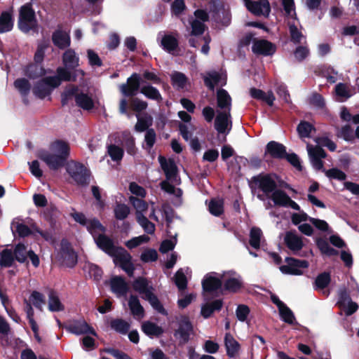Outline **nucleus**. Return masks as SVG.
<instances>
[{"mask_svg": "<svg viewBox=\"0 0 359 359\" xmlns=\"http://www.w3.org/2000/svg\"><path fill=\"white\" fill-rule=\"evenodd\" d=\"M50 149L55 154L46 150L39 151L38 157L52 170H57L65 166L70 154V147L67 142L57 140L52 142Z\"/></svg>", "mask_w": 359, "mask_h": 359, "instance_id": "obj_1", "label": "nucleus"}, {"mask_svg": "<svg viewBox=\"0 0 359 359\" xmlns=\"http://www.w3.org/2000/svg\"><path fill=\"white\" fill-rule=\"evenodd\" d=\"M87 230L93 237L97 247L109 256L114 257L123 248L116 245L114 240L104 233L107 229L97 219L90 221Z\"/></svg>", "mask_w": 359, "mask_h": 359, "instance_id": "obj_2", "label": "nucleus"}, {"mask_svg": "<svg viewBox=\"0 0 359 359\" xmlns=\"http://www.w3.org/2000/svg\"><path fill=\"white\" fill-rule=\"evenodd\" d=\"M18 27L25 34H28L31 31L34 33L39 32L38 20L31 3H27L20 8Z\"/></svg>", "mask_w": 359, "mask_h": 359, "instance_id": "obj_3", "label": "nucleus"}, {"mask_svg": "<svg viewBox=\"0 0 359 359\" xmlns=\"http://www.w3.org/2000/svg\"><path fill=\"white\" fill-rule=\"evenodd\" d=\"M67 172L76 184L81 187L89 184L91 172L83 163L71 161L67 166Z\"/></svg>", "mask_w": 359, "mask_h": 359, "instance_id": "obj_4", "label": "nucleus"}, {"mask_svg": "<svg viewBox=\"0 0 359 359\" xmlns=\"http://www.w3.org/2000/svg\"><path fill=\"white\" fill-rule=\"evenodd\" d=\"M56 258L63 266L68 268H74L78 262V256L70 242L62 238L60 242V250L57 253Z\"/></svg>", "mask_w": 359, "mask_h": 359, "instance_id": "obj_5", "label": "nucleus"}, {"mask_svg": "<svg viewBox=\"0 0 359 359\" xmlns=\"http://www.w3.org/2000/svg\"><path fill=\"white\" fill-rule=\"evenodd\" d=\"M276 178H278V175L276 173L262 172L253 176L250 183L256 185L266 196H269L277 189Z\"/></svg>", "mask_w": 359, "mask_h": 359, "instance_id": "obj_6", "label": "nucleus"}, {"mask_svg": "<svg viewBox=\"0 0 359 359\" xmlns=\"http://www.w3.org/2000/svg\"><path fill=\"white\" fill-rule=\"evenodd\" d=\"M58 87V83H56V78L46 76L38 81L32 88L34 95L40 98L44 99L50 95L53 90Z\"/></svg>", "mask_w": 359, "mask_h": 359, "instance_id": "obj_7", "label": "nucleus"}, {"mask_svg": "<svg viewBox=\"0 0 359 359\" xmlns=\"http://www.w3.org/2000/svg\"><path fill=\"white\" fill-rule=\"evenodd\" d=\"M64 328L67 332L76 335L90 334L93 336H97L94 328L88 324L83 318L68 320L65 323Z\"/></svg>", "mask_w": 359, "mask_h": 359, "instance_id": "obj_8", "label": "nucleus"}, {"mask_svg": "<svg viewBox=\"0 0 359 359\" xmlns=\"http://www.w3.org/2000/svg\"><path fill=\"white\" fill-rule=\"evenodd\" d=\"M193 325L187 316H182L178 323V327L174 331V337L179 340V345L187 344L193 332Z\"/></svg>", "mask_w": 359, "mask_h": 359, "instance_id": "obj_9", "label": "nucleus"}, {"mask_svg": "<svg viewBox=\"0 0 359 359\" xmlns=\"http://www.w3.org/2000/svg\"><path fill=\"white\" fill-rule=\"evenodd\" d=\"M286 265L280 266V271L284 274L299 276L303 273L302 269L309 267V262L304 259H298L294 257H287L285 259Z\"/></svg>", "mask_w": 359, "mask_h": 359, "instance_id": "obj_10", "label": "nucleus"}, {"mask_svg": "<svg viewBox=\"0 0 359 359\" xmlns=\"http://www.w3.org/2000/svg\"><path fill=\"white\" fill-rule=\"evenodd\" d=\"M142 81L140 76L137 73H133L127 79L126 83L120 86V91L125 97H135L140 91Z\"/></svg>", "mask_w": 359, "mask_h": 359, "instance_id": "obj_11", "label": "nucleus"}, {"mask_svg": "<svg viewBox=\"0 0 359 359\" xmlns=\"http://www.w3.org/2000/svg\"><path fill=\"white\" fill-rule=\"evenodd\" d=\"M113 259L114 264L118 265L128 276H133L135 268L132 262V256L125 248L121 249Z\"/></svg>", "mask_w": 359, "mask_h": 359, "instance_id": "obj_12", "label": "nucleus"}, {"mask_svg": "<svg viewBox=\"0 0 359 359\" xmlns=\"http://www.w3.org/2000/svg\"><path fill=\"white\" fill-rule=\"evenodd\" d=\"M247 9L256 16L268 17L271 13V5L266 0H244Z\"/></svg>", "mask_w": 359, "mask_h": 359, "instance_id": "obj_13", "label": "nucleus"}, {"mask_svg": "<svg viewBox=\"0 0 359 359\" xmlns=\"http://www.w3.org/2000/svg\"><path fill=\"white\" fill-rule=\"evenodd\" d=\"M252 50L256 55L271 56L276 53V46L266 39H254Z\"/></svg>", "mask_w": 359, "mask_h": 359, "instance_id": "obj_14", "label": "nucleus"}, {"mask_svg": "<svg viewBox=\"0 0 359 359\" xmlns=\"http://www.w3.org/2000/svg\"><path fill=\"white\" fill-rule=\"evenodd\" d=\"M110 287L118 297H125L129 291V287L125 278L120 276H113L110 279Z\"/></svg>", "mask_w": 359, "mask_h": 359, "instance_id": "obj_15", "label": "nucleus"}, {"mask_svg": "<svg viewBox=\"0 0 359 359\" xmlns=\"http://www.w3.org/2000/svg\"><path fill=\"white\" fill-rule=\"evenodd\" d=\"M158 161L162 170L165 173L166 180H174L178 173V168L175 161L172 158H169L167 160L165 157L160 155L158 156Z\"/></svg>", "mask_w": 359, "mask_h": 359, "instance_id": "obj_16", "label": "nucleus"}, {"mask_svg": "<svg viewBox=\"0 0 359 359\" xmlns=\"http://www.w3.org/2000/svg\"><path fill=\"white\" fill-rule=\"evenodd\" d=\"M51 39L54 46L60 50L67 48L71 45V38L69 34L67 32L62 30L60 28L53 32Z\"/></svg>", "mask_w": 359, "mask_h": 359, "instance_id": "obj_17", "label": "nucleus"}, {"mask_svg": "<svg viewBox=\"0 0 359 359\" xmlns=\"http://www.w3.org/2000/svg\"><path fill=\"white\" fill-rule=\"evenodd\" d=\"M287 153L286 147L281 143L276 141H270L265 148V155L269 154L275 159H284Z\"/></svg>", "mask_w": 359, "mask_h": 359, "instance_id": "obj_18", "label": "nucleus"}, {"mask_svg": "<svg viewBox=\"0 0 359 359\" xmlns=\"http://www.w3.org/2000/svg\"><path fill=\"white\" fill-rule=\"evenodd\" d=\"M203 292L212 293L218 290L222 291V281L220 278L206 274L201 282Z\"/></svg>", "mask_w": 359, "mask_h": 359, "instance_id": "obj_19", "label": "nucleus"}, {"mask_svg": "<svg viewBox=\"0 0 359 359\" xmlns=\"http://www.w3.org/2000/svg\"><path fill=\"white\" fill-rule=\"evenodd\" d=\"M230 118L231 114L229 111H224L217 114L215 120V128L219 133H225L229 124L230 125L229 130H231L232 122L229 120Z\"/></svg>", "mask_w": 359, "mask_h": 359, "instance_id": "obj_20", "label": "nucleus"}, {"mask_svg": "<svg viewBox=\"0 0 359 359\" xmlns=\"http://www.w3.org/2000/svg\"><path fill=\"white\" fill-rule=\"evenodd\" d=\"M223 304L224 302L222 299L205 303L201 306V314L204 318L208 319L212 316L214 312L220 311Z\"/></svg>", "mask_w": 359, "mask_h": 359, "instance_id": "obj_21", "label": "nucleus"}, {"mask_svg": "<svg viewBox=\"0 0 359 359\" xmlns=\"http://www.w3.org/2000/svg\"><path fill=\"white\" fill-rule=\"evenodd\" d=\"M284 241L286 246L293 252L299 251L304 246L301 237L298 236L295 231H287L285 233Z\"/></svg>", "mask_w": 359, "mask_h": 359, "instance_id": "obj_22", "label": "nucleus"}, {"mask_svg": "<svg viewBox=\"0 0 359 359\" xmlns=\"http://www.w3.org/2000/svg\"><path fill=\"white\" fill-rule=\"evenodd\" d=\"M250 96L257 100H261L266 102L269 106L272 107L276 97L271 90L265 93L261 89L256 88H251L250 89Z\"/></svg>", "mask_w": 359, "mask_h": 359, "instance_id": "obj_23", "label": "nucleus"}, {"mask_svg": "<svg viewBox=\"0 0 359 359\" xmlns=\"http://www.w3.org/2000/svg\"><path fill=\"white\" fill-rule=\"evenodd\" d=\"M132 286L133 290L138 292L141 297L147 296L148 292H151L154 290V287L149 284L148 280L142 276L135 278Z\"/></svg>", "mask_w": 359, "mask_h": 359, "instance_id": "obj_24", "label": "nucleus"}, {"mask_svg": "<svg viewBox=\"0 0 359 359\" xmlns=\"http://www.w3.org/2000/svg\"><path fill=\"white\" fill-rule=\"evenodd\" d=\"M224 345L226 349V355L229 358H234L240 350L239 343L229 332H227L225 334Z\"/></svg>", "mask_w": 359, "mask_h": 359, "instance_id": "obj_25", "label": "nucleus"}, {"mask_svg": "<svg viewBox=\"0 0 359 359\" xmlns=\"http://www.w3.org/2000/svg\"><path fill=\"white\" fill-rule=\"evenodd\" d=\"M70 69L59 67L56 69L57 75L51 76V78H56V83H58V86L61 84L62 81H76L77 76L76 73H72Z\"/></svg>", "mask_w": 359, "mask_h": 359, "instance_id": "obj_26", "label": "nucleus"}, {"mask_svg": "<svg viewBox=\"0 0 359 359\" xmlns=\"http://www.w3.org/2000/svg\"><path fill=\"white\" fill-rule=\"evenodd\" d=\"M79 58L76 56L75 51L69 48L65 51L62 55V62L68 69H75L77 67L79 66Z\"/></svg>", "mask_w": 359, "mask_h": 359, "instance_id": "obj_27", "label": "nucleus"}, {"mask_svg": "<svg viewBox=\"0 0 359 359\" xmlns=\"http://www.w3.org/2000/svg\"><path fill=\"white\" fill-rule=\"evenodd\" d=\"M142 330L151 338L154 337H159L164 332L161 326L150 321H145L142 324Z\"/></svg>", "mask_w": 359, "mask_h": 359, "instance_id": "obj_28", "label": "nucleus"}, {"mask_svg": "<svg viewBox=\"0 0 359 359\" xmlns=\"http://www.w3.org/2000/svg\"><path fill=\"white\" fill-rule=\"evenodd\" d=\"M76 106L83 110L90 111L95 107V103L93 98L87 93H79L76 97L75 100Z\"/></svg>", "mask_w": 359, "mask_h": 359, "instance_id": "obj_29", "label": "nucleus"}, {"mask_svg": "<svg viewBox=\"0 0 359 359\" xmlns=\"http://www.w3.org/2000/svg\"><path fill=\"white\" fill-rule=\"evenodd\" d=\"M25 75L29 79H36L46 74V72L41 64L31 63L28 65L24 70Z\"/></svg>", "mask_w": 359, "mask_h": 359, "instance_id": "obj_30", "label": "nucleus"}, {"mask_svg": "<svg viewBox=\"0 0 359 359\" xmlns=\"http://www.w3.org/2000/svg\"><path fill=\"white\" fill-rule=\"evenodd\" d=\"M217 107L221 109H228V111L230 112L231 106V97L228 93V92L223 89L220 88L217 92Z\"/></svg>", "mask_w": 359, "mask_h": 359, "instance_id": "obj_31", "label": "nucleus"}, {"mask_svg": "<svg viewBox=\"0 0 359 359\" xmlns=\"http://www.w3.org/2000/svg\"><path fill=\"white\" fill-rule=\"evenodd\" d=\"M13 27V18L8 11H3L0 15V34L8 32Z\"/></svg>", "mask_w": 359, "mask_h": 359, "instance_id": "obj_32", "label": "nucleus"}, {"mask_svg": "<svg viewBox=\"0 0 359 359\" xmlns=\"http://www.w3.org/2000/svg\"><path fill=\"white\" fill-rule=\"evenodd\" d=\"M163 49L169 53H173L179 46L178 40L170 34H165L161 41Z\"/></svg>", "mask_w": 359, "mask_h": 359, "instance_id": "obj_33", "label": "nucleus"}, {"mask_svg": "<svg viewBox=\"0 0 359 359\" xmlns=\"http://www.w3.org/2000/svg\"><path fill=\"white\" fill-rule=\"evenodd\" d=\"M142 298L144 300L149 302L152 308L156 310L158 313L162 315H167L168 312L163 307V304L157 297L156 294H154L153 291L151 292H148L147 296H142Z\"/></svg>", "mask_w": 359, "mask_h": 359, "instance_id": "obj_34", "label": "nucleus"}, {"mask_svg": "<svg viewBox=\"0 0 359 359\" xmlns=\"http://www.w3.org/2000/svg\"><path fill=\"white\" fill-rule=\"evenodd\" d=\"M290 198L287 193L280 189H276L270 196L274 204L280 207H287V203Z\"/></svg>", "mask_w": 359, "mask_h": 359, "instance_id": "obj_35", "label": "nucleus"}, {"mask_svg": "<svg viewBox=\"0 0 359 359\" xmlns=\"http://www.w3.org/2000/svg\"><path fill=\"white\" fill-rule=\"evenodd\" d=\"M137 121L135 126V130L137 132H144L152 125V117L148 114H145L143 116H140V114H136Z\"/></svg>", "mask_w": 359, "mask_h": 359, "instance_id": "obj_36", "label": "nucleus"}, {"mask_svg": "<svg viewBox=\"0 0 359 359\" xmlns=\"http://www.w3.org/2000/svg\"><path fill=\"white\" fill-rule=\"evenodd\" d=\"M110 327L118 333L126 334L130 328V325L122 318H115L110 321Z\"/></svg>", "mask_w": 359, "mask_h": 359, "instance_id": "obj_37", "label": "nucleus"}, {"mask_svg": "<svg viewBox=\"0 0 359 359\" xmlns=\"http://www.w3.org/2000/svg\"><path fill=\"white\" fill-rule=\"evenodd\" d=\"M128 306L133 316L143 317L144 310L141 305L138 297L136 295L131 294L128 301Z\"/></svg>", "mask_w": 359, "mask_h": 359, "instance_id": "obj_38", "label": "nucleus"}, {"mask_svg": "<svg viewBox=\"0 0 359 359\" xmlns=\"http://www.w3.org/2000/svg\"><path fill=\"white\" fill-rule=\"evenodd\" d=\"M140 93L143 94L147 98L152 100L161 102L163 100L159 90L151 85L142 86L140 88Z\"/></svg>", "mask_w": 359, "mask_h": 359, "instance_id": "obj_39", "label": "nucleus"}, {"mask_svg": "<svg viewBox=\"0 0 359 359\" xmlns=\"http://www.w3.org/2000/svg\"><path fill=\"white\" fill-rule=\"evenodd\" d=\"M242 287L243 283L241 280L236 278H229L224 281V284L222 283V291L236 293Z\"/></svg>", "mask_w": 359, "mask_h": 359, "instance_id": "obj_40", "label": "nucleus"}, {"mask_svg": "<svg viewBox=\"0 0 359 359\" xmlns=\"http://www.w3.org/2000/svg\"><path fill=\"white\" fill-rule=\"evenodd\" d=\"M262 236V230L257 226H253L250 231L249 244L253 248L257 250L260 248V241Z\"/></svg>", "mask_w": 359, "mask_h": 359, "instance_id": "obj_41", "label": "nucleus"}, {"mask_svg": "<svg viewBox=\"0 0 359 359\" xmlns=\"http://www.w3.org/2000/svg\"><path fill=\"white\" fill-rule=\"evenodd\" d=\"M330 281V273L326 271L323 272L317 276L314 283V289L316 290H323L329 285Z\"/></svg>", "mask_w": 359, "mask_h": 359, "instance_id": "obj_42", "label": "nucleus"}, {"mask_svg": "<svg viewBox=\"0 0 359 359\" xmlns=\"http://www.w3.org/2000/svg\"><path fill=\"white\" fill-rule=\"evenodd\" d=\"M0 266L8 268L13 266L15 261L13 252L11 249H4L0 253Z\"/></svg>", "mask_w": 359, "mask_h": 359, "instance_id": "obj_43", "label": "nucleus"}, {"mask_svg": "<svg viewBox=\"0 0 359 359\" xmlns=\"http://www.w3.org/2000/svg\"><path fill=\"white\" fill-rule=\"evenodd\" d=\"M48 309L51 311H60L64 310V306L53 290H51L48 294Z\"/></svg>", "mask_w": 359, "mask_h": 359, "instance_id": "obj_44", "label": "nucleus"}, {"mask_svg": "<svg viewBox=\"0 0 359 359\" xmlns=\"http://www.w3.org/2000/svg\"><path fill=\"white\" fill-rule=\"evenodd\" d=\"M14 258L20 263H24L27 261V248L25 244L19 243H18L13 250Z\"/></svg>", "mask_w": 359, "mask_h": 359, "instance_id": "obj_45", "label": "nucleus"}, {"mask_svg": "<svg viewBox=\"0 0 359 359\" xmlns=\"http://www.w3.org/2000/svg\"><path fill=\"white\" fill-rule=\"evenodd\" d=\"M221 80L220 74L217 72H209L208 76L203 78L204 84L210 90H214L215 86L219 83Z\"/></svg>", "mask_w": 359, "mask_h": 359, "instance_id": "obj_46", "label": "nucleus"}, {"mask_svg": "<svg viewBox=\"0 0 359 359\" xmlns=\"http://www.w3.org/2000/svg\"><path fill=\"white\" fill-rule=\"evenodd\" d=\"M129 207L124 203H116L114 209V217L118 220H123L126 219L130 214Z\"/></svg>", "mask_w": 359, "mask_h": 359, "instance_id": "obj_47", "label": "nucleus"}, {"mask_svg": "<svg viewBox=\"0 0 359 359\" xmlns=\"http://www.w3.org/2000/svg\"><path fill=\"white\" fill-rule=\"evenodd\" d=\"M14 86L23 96L27 95L31 89L30 83L25 78L17 79L14 81Z\"/></svg>", "mask_w": 359, "mask_h": 359, "instance_id": "obj_48", "label": "nucleus"}, {"mask_svg": "<svg viewBox=\"0 0 359 359\" xmlns=\"http://www.w3.org/2000/svg\"><path fill=\"white\" fill-rule=\"evenodd\" d=\"M279 315L283 321L289 324L294 325L296 320L295 316L292 310L287 306L285 305L283 307L278 310Z\"/></svg>", "mask_w": 359, "mask_h": 359, "instance_id": "obj_49", "label": "nucleus"}, {"mask_svg": "<svg viewBox=\"0 0 359 359\" xmlns=\"http://www.w3.org/2000/svg\"><path fill=\"white\" fill-rule=\"evenodd\" d=\"M297 132L301 137H309L314 126L308 121H302L297 126Z\"/></svg>", "mask_w": 359, "mask_h": 359, "instance_id": "obj_50", "label": "nucleus"}, {"mask_svg": "<svg viewBox=\"0 0 359 359\" xmlns=\"http://www.w3.org/2000/svg\"><path fill=\"white\" fill-rule=\"evenodd\" d=\"M187 77L182 72H175L171 76V82L173 86H176L178 88H184L187 83Z\"/></svg>", "mask_w": 359, "mask_h": 359, "instance_id": "obj_51", "label": "nucleus"}, {"mask_svg": "<svg viewBox=\"0 0 359 359\" xmlns=\"http://www.w3.org/2000/svg\"><path fill=\"white\" fill-rule=\"evenodd\" d=\"M208 209L210 212L216 217H219L224 212V204L222 201L212 199L210 201Z\"/></svg>", "mask_w": 359, "mask_h": 359, "instance_id": "obj_52", "label": "nucleus"}, {"mask_svg": "<svg viewBox=\"0 0 359 359\" xmlns=\"http://www.w3.org/2000/svg\"><path fill=\"white\" fill-rule=\"evenodd\" d=\"M156 140V134L154 129H153V128L148 129L146 131V133L144 135L145 146H143L144 149L150 151V150L152 149V147L155 144Z\"/></svg>", "mask_w": 359, "mask_h": 359, "instance_id": "obj_53", "label": "nucleus"}, {"mask_svg": "<svg viewBox=\"0 0 359 359\" xmlns=\"http://www.w3.org/2000/svg\"><path fill=\"white\" fill-rule=\"evenodd\" d=\"M108 154L114 161H118L123 158L124 151L118 146L110 144L108 147Z\"/></svg>", "mask_w": 359, "mask_h": 359, "instance_id": "obj_54", "label": "nucleus"}, {"mask_svg": "<svg viewBox=\"0 0 359 359\" xmlns=\"http://www.w3.org/2000/svg\"><path fill=\"white\" fill-rule=\"evenodd\" d=\"M323 171H325V175L330 179L344 181L347 177L344 172L337 168H332L327 170H323Z\"/></svg>", "mask_w": 359, "mask_h": 359, "instance_id": "obj_55", "label": "nucleus"}, {"mask_svg": "<svg viewBox=\"0 0 359 359\" xmlns=\"http://www.w3.org/2000/svg\"><path fill=\"white\" fill-rule=\"evenodd\" d=\"M130 106L133 111L139 114L147 108L148 104L146 101L133 97L130 100Z\"/></svg>", "mask_w": 359, "mask_h": 359, "instance_id": "obj_56", "label": "nucleus"}, {"mask_svg": "<svg viewBox=\"0 0 359 359\" xmlns=\"http://www.w3.org/2000/svg\"><path fill=\"white\" fill-rule=\"evenodd\" d=\"M129 201L132 205L135 208L136 213L143 212L148 208V204L142 199L138 198L135 196H130Z\"/></svg>", "mask_w": 359, "mask_h": 359, "instance_id": "obj_57", "label": "nucleus"}, {"mask_svg": "<svg viewBox=\"0 0 359 359\" xmlns=\"http://www.w3.org/2000/svg\"><path fill=\"white\" fill-rule=\"evenodd\" d=\"M57 212L58 210L55 205H50L44 210L43 217L50 224H53L55 222Z\"/></svg>", "mask_w": 359, "mask_h": 359, "instance_id": "obj_58", "label": "nucleus"}, {"mask_svg": "<svg viewBox=\"0 0 359 359\" xmlns=\"http://www.w3.org/2000/svg\"><path fill=\"white\" fill-rule=\"evenodd\" d=\"M338 136L342 137L346 142H352L355 139L353 130L348 124L341 127Z\"/></svg>", "mask_w": 359, "mask_h": 359, "instance_id": "obj_59", "label": "nucleus"}, {"mask_svg": "<svg viewBox=\"0 0 359 359\" xmlns=\"http://www.w3.org/2000/svg\"><path fill=\"white\" fill-rule=\"evenodd\" d=\"M32 304L40 310L42 309V304L45 303L44 296L37 291H33L30 295L29 301Z\"/></svg>", "mask_w": 359, "mask_h": 359, "instance_id": "obj_60", "label": "nucleus"}, {"mask_svg": "<svg viewBox=\"0 0 359 359\" xmlns=\"http://www.w3.org/2000/svg\"><path fill=\"white\" fill-rule=\"evenodd\" d=\"M191 35L193 36H200V35H202L205 30V28L207 27L206 25L199 21L198 20H194L192 21V22L191 23Z\"/></svg>", "mask_w": 359, "mask_h": 359, "instance_id": "obj_61", "label": "nucleus"}, {"mask_svg": "<svg viewBox=\"0 0 359 359\" xmlns=\"http://www.w3.org/2000/svg\"><path fill=\"white\" fill-rule=\"evenodd\" d=\"M175 283L180 290H184L187 287V279L182 271H177L175 275Z\"/></svg>", "mask_w": 359, "mask_h": 359, "instance_id": "obj_62", "label": "nucleus"}, {"mask_svg": "<svg viewBox=\"0 0 359 359\" xmlns=\"http://www.w3.org/2000/svg\"><path fill=\"white\" fill-rule=\"evenodd\" d=\"M184 0H174L171 4V11L175 16H180L186 10Z\"/></svg>", "mask_w": 359, "mask_h": 359, "instance_id": "obj_63", "label": "nucleus"}, {"mask_svg": "<svg viewBox=\"0 0 359 359\" xmlns=\"http://www.w3.org/2000/svg\"><path fill=\"white\" fill-rule=\"evenodd\" d=\"M140 259L144 262H155L158 259V253L154 249H147L142 253Z\"/></svg>", "mask_w": 359, "mask_h": 359, "instance_id": "obj_64", "label": "nucleus"}]
</instances>
